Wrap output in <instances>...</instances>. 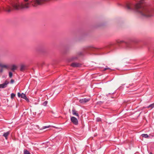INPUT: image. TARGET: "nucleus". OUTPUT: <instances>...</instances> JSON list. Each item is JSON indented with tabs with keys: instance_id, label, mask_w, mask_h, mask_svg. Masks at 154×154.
<instances>
[{
	"instance_id": "1",
	"label": "nucleus",
	"mask_w": 154,
	"mask_h": 154,
	"mask_svg": "<svg viewBox=\"0 0 154 154\" xmlns=\"http://www.w3.org/2000/svg\"><path fill=\"white\" fill-rule=\"evenodd\" d=\"M46 0H23L21 2L18 0L12 2L11 5L13 9L15 10L29 8L31 5L35 7L43 3Z\"/></svg>"
},
{
	"instance_id": "2",
	"label": "nucleus",
	"mask_w": 154,
	"mask_h": 154,
	"mask_svg": "<svg viewBox=\"0 0 154 154\" xmlns=\"http://www.w3.org/2000/svg\"><path fill=\"white\" fill-rule=\"evenodd\" d=\"M143 1L141 0L139 3L135 5L128 2L126 4V7L128 10H135L143 17H150L152 15V11L148 8L143 7L140 5L143 2Z\"/></svg>"
},
{
	"instance_id": "3",
	"label": "nucleus",
	"mask_w": 154,
	"mask_h": 154,
	"mask_svg": "<svg viewBox=\"0 0 154 154\" xmlns=\"http://www.w3.org/2000/svg\"><path fill=\"white\" fill-rule=\"evenodd\" d=\"M122 42L124 43V48L126 49H129L131 48V44L130 42H124L123 41H117V43L119 44H120Z\"/></svg>"
},
{
	"instance_id": "4",
	"label": "nucleus",
	"mask_w": 154,
	"mask_h": 154,
	"mask_svg": "<svg viewBox=\"0 0 154 154\" xmlns=\"http://www.w3.org/2000/svg\"><path fill=\"white\" fill-rule=\"evenodd\" d=\"M9 83V82L5 81L4 83L2 84H0V88H4L6 87L8 85Z\"/></svg>"
},
{
	"instance_id": "5",
	"label": "nucleus",
	"mask_w": 154,
	"mask_h": 154,
	"mask_svg": "<svg viewBox=\"0 0 154 154\" xmlns=\"http://www.w3.org/2000/svg\"><path fill=\"white\" fill-rule=\"evenodd\" d=\"M71 122L75 125H77L78 124V121L77 119L74 117H72L71 118Z\"/></svg>"
},
{
	"instance_id": "6",
	"label": "nucleus",
	"mask_w": 154,
	"mask_h": 154,
	"mask_svg": "<svg viewBox=\"0 0 154 154\" xmlns=\"http://www.w3.org/2000/svg\"><path fill=\"white\" fill-rule=\"evenodd\" d=\"M90 100V98H83L79 100V102L82 104L85 103Z\"/></svg>"
},
{
	"instance_id": "7",
	"label": "nucleus",
	"mask_w": 154,
	"mask_h": 154,
	"mask_svg": "<svg viewBox=\"0 0 154 154\" xmlns=\"http://www.w3.org/2000/svg\"><path fill=\"white\" fill-rule=\"evenodd\" d=\"M5 11L8 12H10L11 11L13 10V9L11 8V7L9 6H8L5 9Z\"/></svg>"
},
{
	"instance_id": "8",
	"label": "nucleus",
	"mask_w": 154,
	"mask_h": 154,
	"mask_svg": "<svg viewBox=\"0 0 154 154\" xmlns=\"http://www.w3.org/2000/svg\"><path fill=\"white\" fill-rule=\"evenodd\" d=\"M81 66V64L79 63H74L71 64V66L73 67H78Z\"/></svg>"
},
{
	"instance_id": "9",
	"label": "nucleus",
	"mask_w": 154,
	"mask_h": 154,
	"mask_svg": "<svg viewBox=\"0 0 154 154\" xmlns=\"http://www.w3.org/2000/svg\"><path fill=\"white\" fill-rule=\"evenodd\" d=\"M10 133V132L9 131H7L6 132H5L3 135V136L5 137V139H7L8 136L9 134Z\"/></svg>"
},
{
	"instance_id": "10",
	"label": "nucleus",
	"mask_w": 154,
	"mask_h": 154,
	"mask_svg": "<svg viewBox=\"0 0 154 154\" xmlns=\"http://www.w3.org/2000/svg\"><path fill=\"white\" fill-rule=\"evenodd\" d=\"M21 98L26 100L27 101H29V100L27 97L26 95L25 94H24V93H22V95H21Z\"/></svg>"
},
{
	"instance_id": "11",
	"label": "nucleus",
	"mask_w": 154,
	"mask_h": 154,
	"mask_svg": "<svg viewBox=\"0 0 154 154\" xmlns=\"http://www.w3.org/2000/svg\"><path fill=\"white\" fill-rule=\"evenodd\" d=\"M17 66L15 65H12L11 66V69L14 71L17 69Z\"/></svg>"
},
{
	"instance_id": "12",
	"label": "nucleus",
	"mask_w": 154,
	"mask_h": 154,
	"mask_svg": "<svg viewBox=\"0 0 154 154\" xmlns=\"http://www.w3.org/2000/svg\"><path fill=\"white\" fill-rule=\"evenodd\" d=\"M72 112L74 115L75 116H79V114L77 112V111L75 110L74 109H73L72 110Z\"/></svg>"
},
{
	"instance_id": "13",
	"label": "nucleus",
	"mask_w": 154,
	"mask_h": 154,
	"mask_svg": "<svg viewBox=\"0 0 154 154\" xmlns=\"http://www.w3.org/2000/svg\"><path fill=\"white\" fill-rule=\"evenodd\" d=\"M26 66L25 65L22 64L20 65V70L21 71H23L26 69Z\"/></svg>"
},
{
	"instance_id": "14",
	"label": "nucleus",
	"mask_w": 154,
	"mask_h": 154,
	"mask_svg": "<svg viewBox=\"0 0 154 154\" xmlns=\"http://www.w3.org/2000/svg\"><path fill=\"white\" fill-rule=\"evenodd\" d=\"M142 137H144L145 138H147L148 137V135L147 134H142L141 135Z\"/></svg>"
},
{
	"instance_id": "15",
	"label": "nucleus",
	"mask_w": 154,
	"mask_h": 154,
	"mask_svg": "<svg viewBox=\"0 0 154 154\" xmlns=\"http://www.w3.org/2000/svg\"><path fill=\"white\" fill-rule=\"evenodd\" d=\"M150 107H151L152 108H154V103H153L152 104H151L149 105L148 106L146 107V108H149Z\"/></svg>"
},
{
	"instance_id": "16",
	"label": "nucleus",
	"mask_w": 154,
	"mask_h": 154,
	"mask_svg": "<svg viewBox=\"0 0 154 154\" xmlns=\"http://www.w3.org/2000/svg\"><path fill=\"white\" fill-rule=\"evenodd\" d=\"M8 65H3V64H2V67H1L2 68H8Z\"/></svg>"
},
{
	"instance_id": "17",
	"label": "nucleus",
	"mask_w": 154,
	"mask_h": 154,
	"mask_svg": "<svg viewBox=\"0 0 154 154\" xmlns=\"http://www.w3.org/2000/svg\"><path fill=\"white\" fill-rule=\"evenodd\" d=\"M24 154H30L29 152L26 150H24Z\"/></svg>"
},
{
	"instance_id": "18",
	"label": "nucleus",
	"mask_w": 154,
	"mask_h": 154,
	"mask_svg": "<svg viewBox=\"0 0 154 154\" xmlns=\"http://www.w3.org/2000/svg\"><path fill=\"white\" fill-rule=\"evenodd\" d=\"M48 101H45L43 103V105L45 106L47 105L48 103Z\"/></svg>"
},
{
	"instance_id": "19",
	"label": "nucleus",
	"mask_w": 154,
	"mask_h": 154,
	"mask_svg": "<svg viewBox=\"0 0 154 154\" xmlns=\"http://www.w3.org/2000/svg\"><path fill=\"white\" fill-rule=\"evenodd\" d=\"M12 75H13L12 73L11 72H9V77L10 78L12 77Z\"/></svg>"
},
{
	"instance_id": "20",
	"label": "nucleus",
	"mask_w": 154,
	"mask_h": 154,
	"mask_svg": "<svg viewBox=\"0 0 154 154\" xmlns=\"http://www.w3.org/2000/svg\"><path fill=\"white\" fill-rule=\"evenodd\" d=\"M15 96V94L14 93H12L11 94V97L12 98Z\"/></svg>"
},
{
	"instance_id": "21",
	"label": "nucleus",
	"mask_w": 154,
	"mask_h": 154,
	"mask_svg": "<svg viewBox=\"0 0 154 154\" xmlns=\"http://www.w3.org/2000/svg\"><path fill=\"white\" fill-rule=\"evenodd\" d=\"M50 127V125L47 126H45L43 127V129H45L47 128H49Z\"/></svg>"
},
{
	"instance_id": "22",
	"label": "nucleus",
	"mask_w": 154,
	"mask_h": 154,
	"mask_svg": "<svg viewBox=\"0 0 154 154\" xmlns=\"http://www.w3.org/2000/svg\"><path fill=\"white\" fill-rule=\"evenodd\" d=\"M21 95H22V94H21L19 92L17 94V95L19 97H21Z\"/></svg>"
},
{
	"instance_id": "23",
	"label": "nucleus",
	"mask_w": 154,
	"mask_h": 154,
	"mask_svg": "<svg viewBox=\"0 0 154 154\" xmlns=\"http://www.w3.org/2000/svg\"><path fill=\"white\" fill-rule=\"evenodd\" d=\"M78 54L79 55H82V52H79L78 53Z\"/></svg>"
},
{
	"instance_id": "24",
	"label": "nucleus",
	"mask_w": 154,
	"mask_h": 154,
	"mask_svg": "<svg viewBox=\"0 0 154 154\" xmlns=\"http://www.w3.org/2000/svg\"><path fill=\"white\" fill-rule=\"evenodd\" d=\"M110 69V68H105L104 69V70L105 71L107 69Z\"/></svg>"
},
{
	"instance_id": "25",
	"label": "nucleus",
	"mask_w": 154,
	"mask_h": 154,
	"mask_svg": "<svg viewBox=\"0 0 154 154\" xmlns=\"http://www.w3.org/2000/svg\"><path fill=\"white\" fill-rule=\"evenodd\" d=\"M101 119L100 118H97V121L98 122L101 121Z\"/></svg>"
},
{
	"instance_id": "26",
	"label": "nucleus",
	"mask_w": 154,
	"mask_h": 154,
	"mask_svg": "<svg viewBox=\"0 0 154 154\" xmlns=\"http://www.w3.org/2000/svg\"><path fill=\"white\" fill-rule=\"evenodd\" d=\"M11 83H13L14 82V81L13 79H11Z\"/></svg>"
},
{
	"instance_id": "27",
	"label": "nucleus",
	"mask_w": 154,
	"mask_h": 154,
	"mask_svg": "<svg viewBox=\"0 0 154 154\" xmlns=\"http://www.w3.org/2000/svg\"><path fill=\"white\" fill-rule=\"evenodd\" d=\"M3 69H2V68L1 69H0V73H2L3 72Z\"/></svg>"
},
{
	"instance_id": "28",
	"label": "nucleus",
	"mask_w": 154,
	"mask_h": 154,
	"mask_svg": "<svg viewBox=\"0 0 154 154\" xmlns=\"http://www.w3.org/2000/svg\"><path fill=\"white\" fill-rule=\"evenodd\" d=\"M2 64H1V63H0V67H2Z\"/></svg>"
},
{
	"instance_id": "29",
	"label": "nucleus",
	"mask_w": 154,
	"mask_h": 154,
	"mask_svg": "<svg viewBox=\"0 0 154 154\" xmlns=\"http://www.w3.org/2000/svg\"><path fill=\"white\" fill-rule=\"evenodd\" d=\"M149 154H152V152H150L149 153Z\"/></svg>"
}]
</instances>
